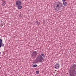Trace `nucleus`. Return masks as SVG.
<instances>
[{
    "mask_svg": "<svg viewBox=\"0 0 76 76\" xmlns=\"http://www.w3.org/2000/svg\"><path fill=\"white\" fill-rule=\"evenodd\" d=\"M69 75L70 76H75L76 75V65L72 64L69 71Z\"/></svg>",
    "mask_w": 76,
    "mask_h": 76,
    "instance_id": "obj_1",
    "label": "nucleus"
},
{
    "mask_svg": "<svg viewBox=\"0 0 76 76\" xmlns=\"http://www.w3.org/2000/svg\"><path fill=\"white\" fill-rule=\"evenodd\" d=\"M36 58L40 63H42V61H44V58L41 56L40 54H39V55L37 56Z\"/></svg>",
    "mask_w": 76,
    "mask_h": 76,
    "instance_id": "obj_2",
    "label": "nucleus"
},
{
    "mask_svg": "<svg viewBox=\"0 0 76 76\" xmlns=\"http://www.w3.org/2000/svg\"><path fill=\"white\" fill-rule=\"evenodd\" d=\"M38 54V53L36 51H34L31 54V56L33 58H35L37 57V55Z\"/></svg>",
    "mask_w": 76,
    "mask_h": 76,
    "instance_id": "obj_3",
    "label": "nucleus"
},
{
    "mask_svg": "<svg viewBox=\"0 0 76 76\" xmlns=\"http://www.w3.org/2000/svg\"><path fill=\"white\" fill-rule=\"evenodd\" d=\"M54 67L56 69H58L60 67V64L58 63H56L55 64Z\"/></svg>",
    "mask_w": 76,
    "mask_h": 76,
    "instance_id": "obj_4",
    "label": "nucleus"
},
{
    "mask_svg": "<svg viewBox=\"0 0 76 76\" xmlns=\"http://www.w3.org/2000/svg\"><path fill=\"white\" fill-rule=\"evenodd\" d=\"M16 4L17 6V7H18V9H19V1H17L16 2Z\"/></svg>",
    "mask_w": 76,
    "mask_h": 76,
    "instance_id": "obj_5",
    "label": "nucleus"
},
{
    "mask_svg": "<svg viewBox=\"0 0 76 76\" xmlns=\"http://www.w3.org/2000/svg\"><path fill=\"white\" fill-rule=\"evenodd\" d=\"M60 5V4H56L55 5V7H56V8H58V9H60V7H59V5Z\"/></svg>",
    "mask_w": 76,
    "mask_h": 76,
    "instance_id": "obj_6",
    "label": "nucleus"
},
{
    "mask_svg": "<svg viewBox=\"0 0 76 76\" xmlns=\"http://www.w3.org/2000/svg\"><path fill=\"white\" fill-rule=\"evenodd\" d=\"M38 62H39V60L37 59V58H36V59H35L34 61V63H38Z\"/></svg>",
    "mask_w": 76,
    "mask_h": 76,
    "instance_id": "obj_7",
    "label": "nucleus"
},
{
    "mask_svg": "<svg viewBox=\"0 0 76 76\" xmlns=\"http://www.w3.org/2000/svg\"><path fill=\"white\" fill-rule=\"evenodd\" d=\"M63 4L65 6H67V2H64L63 3Z\"/></svg>",
    "mask_w": 76,
    "mask_h": 76,
    "instance_id": "obj_8",
    "label": "nucleus"
},
{
    "mask_svg": "<svg viewBox=\"0 0 76 76\" xmlns=\"http://www.w3.org/2000/svg\"><path fill=\"white\" fill-rule=\"evenodd\" d=\"M35 25H36L38 26V25H39V23L38 21H36L35 22Z\"/></svg>",
    "mask_w": 76,
    "mask_h": 76,
    "instance_id": "obj_9",
    "label": "nucleus"
},
{
    "mask_svg": "<svg viewBox=\"0 0 76 76\" xmlns=\"http://www.w3.org/2000/svg\"><path fill=\"white\" fill-rule=\"evenodd\" d=\"M2 42H3V40H2L1 39H0V48H1V44H2Z\"/></svg>",
    "mask_w": 76,
    "mask_h": 76,
    "instance_id": "obj_10",
    "label": "nucleus"
},
{
    "mask_svg": "<svg viewBox=\"0 0 76 76\" xmlns=\"http://www.w3.org/2000/svg\"><path fill=\"white\" fill-rule=\"evenodd\" d=\"M3 3L2 4V6H4L6 4V2L4 1H3Z\"/></svg>",
    "mask_w": 76,
    "mask_h": 76,
    "instance_id": "obj_11",
    "label": "nucleus"
},
{
    "mask_svg": "<svg viewBox=\"0 0 76 76\" xmlns=\"http://www.w3.org/2000/svg\"><path fill=\"white\" fill-rule=\"evenodd\" d=\"M37 67V64H34L33 66V67Z\"/></svg>",
    "mask_w": 76,
    "mask_h": 76,
    "instance_id": "obj_12",
    "label": "nucleus"
},
{
    "mask_svg": "<svg viewBox=\"0 0 76 76\" xmlns=\"http://www.w3.org/2000/svg\"><path fill=\"white\" fill-rule=\"evenodd\" d=\"M60 8H61V9H63V8H64V6H60Z\"/></svg>",
    "mask_w": 76,
    "mask_h": 76,
    "instance_id": "obj_13",
    "label": "nucleus"
},
{
    "mask_svg": "<svg viewBox=\"0 0 76 76\" xmlns=\"http://www.w3.org/2000/svg\"><path fill=\"white\" fill-rule=\"evenodd\" d=\"M41 53V55L42 56H42V57H44L45 56L44 54L42 53Z\"/></svg>",
    "mask_w": 76,
    "mask_h": 76,
    "instance_id": "obj_14",
    "label": "nucleus"
},
{
    "mask_svg": "<svg viewBox=\"0 0 76 76\" xmlns=\"http://www.w3.org/2000/svg\"><path fill=\"white\" fill-rule=\"evenodd\" d=\"M59 5H60V6H63V4H62V3H61L59 4Z\"/></svg>",
    "mask_w": 76,
    "mask_h": 76,
    "instance_id": "obj_15",
    "label": "nucleus"
},
{
    "mask_svg": "<svg viewBox=\"0 0 76 76\" xmlns=\"http://www.w3.org/2000/svg\"><path fill=\"white\" fill-rule=\"evenodd\" d=\"M22 8V6H19V9H21Z\"/></svg>",
    "mask_w": 76,
    "mask_h": 76,
    "instance_id": "obj_16",
    "label": "nucleus"
},
{
    "mask_svg": "<svg viewBox=\"0 0 76 76\" xmlns=\"http://www.w3.org/2000/svg\"><path fill=\"white\" fill-rule=\"evenodd\" d=\"M4 45V44L1 43V46H2V47H3Z\"/></svg>",
    "mask_w": 76,
    "mask_h": 76,
    "instance_id": "obj_17",
    "label": "nucleus"
},
{
    "mask_svg": "<svg viewBox=\"0 0 76 76\" xmlns=\"http://www.w3.org/2000/svg\"><path fill=\"white\" fill-rule=\"evenodd\" d=\"M36 73L37 75H38L39 74V71H36Z\"/></svg>",
    "mask_w": 76,
    "mask_h": 76,
    "instance_id": "obj_18",
    "label": "nucleus"
},
{
    "mask_svg": "<svg viewBox=\"0 0 76 76\" xmlns=\"http://www.w3.org/2000/svg\"><path fill=\"white\" fill-rule=\"evenodd\" d=\"M62 1H63V3H64V2H65V1H66V0H62Z\"/></svg>",
    "mask_w": 76,
    "mask_h": 76,
    "instance_id": "obj_19",
    "label": "nucleus"
},
{
    "mask_svg": "<svg viewBox=\"0 0 76 76\" xmlns=\"http://www.w3.org/2000/svg\"><path fill=\"white\" fill-rule=\"evenodd\" d=\"M21 5V2L20 1H19V5Z\"/></svg>",
    "mask_w": 76,
    "mask_h": 76,
    "instance_id": "obj_20",
    "label": "nucleus"
},
{
    "mask_svg": "<svg viewBox=\"0 0 76 76\" xmlns=\"http://www.w3.org/2000/svg\"><path fill=\"white\" fill-rule=\"evenodd\" d=\"M57 8H56L55 9V10H57Z\"/></svg>",
    "mask_w": 76,
    "mask_h": 76,
    "instance_id": "obj_21",
    "label": "nucleus"
},
{
    "mask_svg": "<svg viewBox=\"0 0 76 76\" xmlns=\"http://www.w3.org/2000/svg\"><path fill=\"white\" fill-rule=\"evenodd\" d=\"M1 52H0V54H1Z\"/></svg>",
    "mask_w": 76,
    "mask_h": 76,
    "instance_id": "obj_22",
    "label": "nucleus"
},
{
    "mask_svg": "<svg viewBox=\"0 0 76 76\" xmlns=\"http://www.w3.org/2000/svg\"><path fill=\"white\" fill-rule=\"evenodd\" d=\"M0 22H1V21H0Z\"/></svg>",
    "mask_w": 76,
    "mask_h": 76,
    "instance_id": "obj_23",
    "label": "nucleus"
}]
</instances>
